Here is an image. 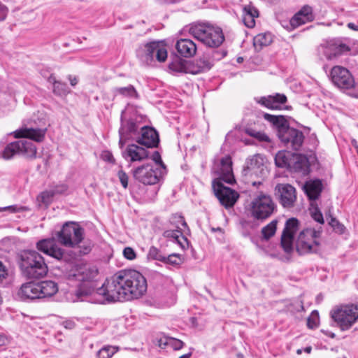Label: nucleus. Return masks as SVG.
Returning <instances> with one entry per match:
<instances>
[{"mask_svg":"<svg viewBox=\"0 0 358 358\" xmlns=\"http://www.w3.org/2000/svg\"><path fill=\"white\" fill-rule=\"evenodd\" d=\"M147 287V281L140 272L125 269L106 280L105 291L112 303L138 299L146 292Z\"/></svg>","mask_w":358,"mask_h":358,"instance_id":"1","label":"nucleus"},{"mask_svg":"<svg viewBox=\"0 0 358 358\" xmlns=\"http://www.w3.org/2000/svg\"><path fill=\"white\" fill-rule=\"evenodd\" d=\"M47 131V129L22 127L15 131L13 134L16 138L20 140L10 143L4 148L2 157L5 159H10L15 155H22L27 158L34 159L36 155V148L34 144L27 140L36 142H42Z\"/></svg>","mask_w":358,"mask_h":358,"instance_id":"2","label":"nucleus"},{"mask_svg":"<svg viewBox=\"0 0 358 358\" xmlns=\"http://www.w3.org/2000/svg\"><path fill=\"white\" fill-rule=\"evenodd\" d=\"M19 267L22 275L28 279L43 278L48 271L43 257L34 250H24L21 252Z\"/></svg>","mask_w":358,"mask_h":358,"instance_id":"3","label":"nucleus"},{"mask_svg":"<svg viewBox=\"0 0 358 358\" xmlns=\"http://www.w3.org/2000/svg\"><path fill=\"white\" fill-rule=\"evenodd\" d=\"M56 237L62 245L71 248L80 247L81 254L86 255L91 251L90 243H84L82 247L80 246L84 240L85 229L77 222H65L61 230L57 232Z\"/></svg>","mask_w":358,"mask_h":358,"instance_id":"4","label":"nucleus"},{"mask_svg":"<svg viewBox=\"0 0 358 358\" xmlns=\"http://www.w3.org/2000/svg\"><path fill=\"white\" fill-rule=\"evenodd\" d=\"M189 33L196 39L210 48H217L224 41L222 29L206 23L192 24Z\"/></svg>","mask_w":358,"mask_h":358,"instance_id":"5","label":"nucleus"},{"mask_svg":"<svg viewBox=\"0 0 358 358\" xmlns=\"http://www.w3.org/2000/svg\"><path fill=\"white\" fill-rule=\"evenodd\" d=\"M276 205L271 196L260 193L255 196L245 207L247 215L254 220L264 221L271 217Z\"/></svg>","mask_w":358,"mask_h":358,"instance_id":"6","label":"nucleus"},{"mask_svg":"<svg viewBox=\"0 0 358 358\" xmlns=\"http://www.w3.org/2000/svg\"><path fill=\"white\" fill-rule=\"evenodd\" d=\"M330 315L341 331L348 330L358 320V304L336 306L331 310Z\"/></svg>","mask_w":358,"mask_h":358,"instance_id":"7","label":"nucleus"},{"mask_svg":"<svg viewBox=\"0 0 358 358\" xmlns=\"http://www.w3.org/2000/svg\"><path fill=\"white\" fill-rule=\"evenodd\" d=\"M134 178L145 185L158 183L166 173V168L155 167L151 164L139 166L131 171Z\"/></svg>","mask_w":358,"mask_h":358,"instance_id":"8","label":"nucleus"},{"mask_svg":"<svg viewBox=\"0 0 358 358\" xmlns=\"http://www.w3.org/2000/svg\"><path fill=\"white\" fill-rule=\"evenodd\" d=\"M322 229L306 228L302 230L296 242V249L301 255L317 252L320 243L317 240L321 235Z\"/></svg>","mask_w":358,"mask_h":358,"instance_id":"9","label":"nucleus"},{"mask_svg":"<svg viewBox=\"0 0 358 358\" xmlns=\"http://www.w3.org/2000/svg\"><path fill=\"white\" fill-rule=\"evenodd\" d=\"M106 280L101 287L94 289V282H81L76 291V295L81 301L87 300L94 303H111L110 300L107 299L108 294L105 289Z\"/></svg>","mask_w":358,"mask_h":358,"instance_id":"10","label":"nucleus"},{"mask_svg":"<svg viewBox=\"0 0 358 358\" xmlns=\"http://www.w3.org/2000/svg\"><path fill=\"white\" fill-rule=\"evenodd\" d=\"M138 57L144 62L149 64L155 58L162 62L167 58L166 48L159 42H150L145 44L137 50Z\"/></svg>","mask_w":358,"mask_h":358,"instance_id":"11","label":"nucleus"},{"mask_svg":"<svg viewBox=\"0 0 358 358\" xmlns=\"http://www.w3.org/2000/svg\"><path fill=\"white\" fill-rule=\"evenodd\" d=\"M331 80L338 88L348 92L350 95L355 87V79L351 73L346 69L341 66H336L331 71Z\"/></svg>","mask_w":358,"mask_h":358,"instance_id":"12","label":"nucleus"},{"mask_svg":"<svg viewBox=\"0 0 358 358\" xmlns=\"http://www.w3.org/2000/svg\"><path fill=\"white\" fill-rule=\"evenodd\" d=\"M36 248L38 251L59 261H68L67 252L59 246L55 238H50L38 241L36 243Z\"/></svg>","mask_w":358,"mask_h":358,"instance_id":"13","label":"nucleus"},{"mask_svg":"<svg viewBox=\"0 0 358 358\" xmlns=\"http://www.w3.org/2000/svg\"><path fill=\"white\" fill-rule=\"evenodd\" d=\"M212 186L215 196L222 206L230 208L234 205L238 198L236 191L225 187L220 180H213Z\"/></svg>","mask_w":358,"mask_h":358,"instance_id":"14","label":"nucleus"},{"mask_svg":"<svg viewBox=\"0 0 358 358\" xmlns=\"http://www.w3.org/2000/svg\"><path fill=\"white\" fill-rule=\"evenodd\" d=\"M278 138L285 146L290 147L295 150L300 149L304 140L302 131L289 126L280 132Z\"/></svg>","mask_w":358,"mask_h":358,"instance_id":"15","label":"nucleus"},{"mask_svg":"<svg viewBox=\"0 0 358 358\" xmlns=\"http://www.w3.org/2000/svg\"><path fill=\"white\" fill-rule=\"evenodd\" d=\"M299 229V221L292 217L286 221L285 228L281 236V246L284 251L290 253L293 250L294 235Z\"/></svg>","mask_w":358,"mask_h":358,"instance_id":"16","label":"nucleus"},{"mask_svg":"<svg viewBox=\"0 0 358 358\" xmlns=\"http://www.w3.org/2000/svg\"><path fill=\"white\" fill-rule=\"evenodd\" d=\"M213 170L218 176L215 180L229 184H232L235 181L232 171V161L229 156L222 158L220 163L213 166Z\"/></svg>","mask_w":358,"mask_h":358,"instance_id":"17","label":"nucleus"},{"mask_svg":"<svg viewBox=\"0 0 358 358\" xmlns=\"http://www.w3.org/2000/svg\"><path fill=\"white\" fill-rule=\"evenodd\" d=\"M119 129L120 141L119 145L122 148L129 139H135L138 137L139 132V124L132 119L123 120Z\"/></svg>","mask_w":358,"mask_h":358,"instance_id":"18","label":"nucleus"},{"mask_svg":"<svg viewBox=\"0 0 358 358\" xmlns=\"http://www.w3.org/2000/svg\"><path fill=\"white\" fill-rule=\"evenodd\" d=\"M280 203L284 208H292L296 201V189L289 184H278L275 187Z\"/></svg>","mask_w":358,"mask_h":358,"instance_id":"19","label":"nucleus"},{"mask_svg":"<svg viewBox=\"0 0 358 358\" xmlns=\"http://www.w3.org/2000/svg\"><path fill=\"white\" fill-rule=\"evenodd\" d=\"M244 171L246 174L255 175L262 178L266 177L268 173L264 165V158L259 154L255 155L248 159L247 166Z\"/></svg>","mask_w":358,"mask_h":358,"instance_id":"20","label":"nucleus"},{"mask_svg":"<svg viewBox=\"0 0 358 358\" xmlns=\"http://www.w3.org/2000/svg\"><path fill=\"white\" fill-rule=\"evenodd\" d=\"M141 133L136 138V142L147 148L157 147L159 138L157 131L152 127L144 126L141 127Z\"/></svg>","mask_w":358,"mask_h":358,"instance_id":"21","label":"nucleus"},{"mask_svg":"<svg viewBox=\"0 0 358 358\" xmlns=\"http://www.w3.org/2000/svg\"><path fill=\"white\" fill-rule=\"evenodd\" d=\"M261 106L271 110H281L287 102V97L283 94L276 93L273 95L261 96L255 99Z\"/></svg>","mask_w":358,"mask_h":358,"instance_id":"22","label":"nucleus"},{"mask_svg":"<svg viewBox=\"0 0 358 358\" xmlns=\"http://www.w3.org/2000/svg\"><path fill=\"white\" fill-rule=\"evenodd\" d=\"M171 224L173 225L174 229L164 231L163 236L165 238H172L178 243H180V238H185L182 233L181 227H187L184 217L181 215L173 216L171 220Z\"/></svg>","mask_w":358,"mask_h":358,"instance_id":"23","label":"nucleus"},{"mask_svg":"<svg viewBox=\"0 0 358 358\" xmlns=\"http://www.w3.org/2000/svg\"><path fill=\"white\" fill-rule=\"evenodd\" d=\"M122 157L130 163L142 162L148 157V152L145 148L136 144L129 145L122 152Z\"/></svg>","mask_w":358,"mask_h":358,"instance_id":"24","label":"nucleus"},{"mask_svg":"<svg viewBox=\"0 0 358 358\" xmlns=\"http://www.w3.org/2000/svg\"><path fill=\"white\" fill-rule=\"evenodd\" d=\"M97 274L98 270L95 267L84 265L72 271L69 277L81 282H93Z\"/></svg>","mask_w":358,"mask_h":358,"instance_id":"25","label":"nucleus"},{"mask_svg":"<svg viewBox=\"0 0 358 358\" xmlns=\"http://www.w3.org/2000/svg\"><path fill=\"white\" fill-rule=\"evenodd\" d=\"M322 51L327 59L331 60L345 52L350 50L348 46L344 43H339L336 41H330L322 47Z\"/></svg>","mask_w":358,"mask_h":358,"instance_id":"26","label":"nucleus"},{"mask_svg":"<svg viewBox=\"0 0 358 358\" xmlns=\"http://www.w3.org/2000/svg\"><path fill=\"white\" fill-rule=\"evenodd\" d=\"M314 18L313 8L309 6H304L291 18L290 24L293 27H297L313 21Z\"/></svg>","mask_w":358,"mask_h":358,"instance_id":"27","label":"nucleus"},{"mask_svg":"<svg viewBox=\"0 0 358 358\" xmlns=\"http://www.w3.org/2000/svg\"><path fill=\"white\" fill-rule=\"evenodd\" d=\"M17 296L22 300L39 299L38 282H29L21 285Z\"/></svg>","mask_w":358,"mask_h":358,"instance_id":"28","label":"nucleus"},{"mask_svg":"<svg viewBox=\"0 0 358 358\" xmlns=\"http://www.w3.org/2000/svg\"><path fill=\"white\" fill-rule=\"evenodd\" d=\"M176 48L178 52L184 57H191L196 52V45L190 39L181 38L176 42Z\"/></svg>","mask_w":358,"mask_h":358,"instance_id":"29","label":"nucleus"},{"mask_svg":"<svg viewBox=\"0 0 358 358\" xmlns=\"http://www.w3.org/2000/svg\"><path fill=\"white\" fill-rule=\"evenodd\" d=\"M308 169L309 162L308 158L303 155L293 153L292 160L288 170L306 174L308 173Z\"/></svg>","mask_w":358,"mask_h":358,"instance_id":"30","label":"nucleus"},{"mask_svg":"<svg viewBox=\"0 0 358 358\" xmlns=\"http://www.w3.org/2000/svg\"><path fill=\"white\" fill-rule=\"evenodd\" d=\"M39 299L49 298L58 292V286L52 280L38 282Z\"/></svg>","mask_w":358,"mask_h":358,"instance_id":"31","label":"nucleus"},{"mask_svg":"<svg viewBox=\"0 0 358 358\" xmlns=\"http://www.w3.org/2000/svg\"><path fill=\"white\" fill-rule=\"evenodd\" d=\"M304 190L310 200L318 199L322 189V184L320 180H310L304 185Z\"/></svg>","mask_w":358,"mask_h":358,"instance_id":"32","label":"nucleus"},{"mask_svg":"<svg viewBox=\"0 0 358 358\" xmlns=\"http://www.w3.org/2000/svg\"><path fill=\"white\" fill-rule=\"evenodd\" d=\"M263 116L277 129L278 136L282 130L284 131L289 126L287 121L282 115H274L264 113Z\"/></svg>","mask_w":358,"mask_h":358,"instance_id":"33","label":"nucleus"},{"mask_svg":"<svg viewBox=\"0 0 358 358\" xmlns=\"http://www.w3.org/2000/svg\"><path fill=\"white\" fill-rule=\"evenodd\" d=\"M258 16L259 12L254 6L248 5L244 7L243 21L247 27H254L255 26V18Z\"/></svg>","mask_w":358,"mask_h":358,"instance_id":"34","label":"nucleus"},{"mask_svg":"<svg viewBox=\"0 0 358 358\" xmlns=\"http://www.w3.org/2000/svg\"><path fill=\"white\" fill-rule=\"evenodd\" d=\"M293 152L287 150H280L275 156V164L279 168L288 170L292 160Z\"/></svg>","mask_w":358,"mask_h":358,"instance_id":"35","label":"nucleus"},{"mask_svg":"<svg viewBox=\"0 0 358 358\" xmlns=\"http://www.w3.org/2000/svg\"><path fill=\"white\" fill-rule=\"evenodd\" d=\"M49 82L53 84V93L57 96H65L69 93L70 90L66 83L56 80L55 78L50 76Z\"/></svg>","mask_w":358,"mask_h":358,"instance_id":"36","label":"nucleus"},{"mask_svg":"<svg viewBox=\"0 0 358 358\" xmlns=\"http://www.w3.org/2000/svg\"><path fill=\"white\" fill-rule=\"evenodd\" d=\"M273 41V35L269 33H261L255 36L253 39L254 45L257 48L268 45Z\"/></svg>","mask_w":358,"mask_h":358,"instance_id":"37","label":"nucleus"},{"mask_svg":"<svg viewBox=\"0 0 358 358\" xmlns=\"http://www.w3.org/2000/svg\"><path fill=\"white\" fill-rule=\"evenodd\" d=\"M113 92L115 96L121 95L122 96L130 98L137 96L136 90H135L134 87L131 85H129L127 87H115L113 90Z\"/></svg>","mask_w":358,"mask_h":358,"instance_id":"38","label":"nucleus"},{"mask_svg":"<svg viewBox=\"0 0 358 358\" xmlns=\"http://www.w3.org/2000/svg\"><path fill=\"white\" fill-rule=\"evenodd\" d=\"M118 347L106 345L101 348L96 353L97 358H110L117 350Z\"/></svg>","mask_w":358,"mask_h":358,"instance_id":"39","label":"nucleus"},{"mask_svg":"<svg viewBox=\"0 0 358 358\" xmlns=\"http://www.w3.org/2000/svg\"><path fill=\"white\" fill-rule=\"evenodd\" d=\"M277 221L273 220L262 229V237L265 240H268L272 237L276 231Z\"/></svg>","mask_w":358,"mask_h":358,"instance_id":"40","label":"nucleus"},{"mask_svg":"<svg viewBox=\"0 0 358 358\" xmlns=\"http://www.w3.org/2000/svg\"><path fill=\"white\" fill-rule=\"evenodd\" d=\"M55 194L52 192V189L43 191L41 192L37 197L38 201L45 204L49 205L52 201L53 197L55 196Z\"/></svg>","mask_w":358,"mask_h":358,"instance_id":"41","label":"nucleus"},{"mask_svg":"<svg viewBox=\"0 0 358 358\" xmlns=\"http://www.w3.org/2000/svg\"><path fill=\"white\" fill-rule=\"evenodd\" d=\"M245 133L248 135H249L252 137H254L260 141H265V142L269 141L268 137L264 132L257 131L253 129L252 128H247L245 129Z\"/></svg>","mask_w":358,"mask_h":358,"instance_id":"42","label":"nucleus"},{"mask_svg":"<svg viewBox=\"0 0 358 358\" xmlns=\"http://www.w3.org/2000/svg\"><path fill=\"white\" fill-rule=\"evenodd\" d=\"M148 257L150 259L158 260L162 262L163 261H165V255H164L159 249L154 246H152L150 248Z\"/></svg>","mask_w":358,"mask_h":358,"instance_id":"43","label":"nucleus"},{"mask_svg":"<svg viewBox=\"0 0 358 358\" xmlns=\"http://www.w3.org/2000/svg\"><path fill=\"white\" fill-rule=\"evenodd\" d=\"M169 68L171 70L176 72L185 71V66L184 61L180 58H176L175 61H173L169 64Z\"/></svg>","mask_w":358,"mask_h":358,"instance_id":"44","label":"nucleus"},{"mask_svg":"<svg viewBox=\"0 0 358 358\" xmlns=\"http://www.w3.org/2000/svg\"><path fill=\"white\" fill-rule=\"evenodd\" d=\"M197 65L199 69L196 71L194 73L209 70L213 66V64L211 61L206 58H202L197 61Z\"/></svg>","mask_w":358,"mask_h":358,"instance_id":"45","label":"nucleus"},{"mask_svg":"<svg viewBox=\"0 0 358 358\" xmlns=\"http://www.w3.org/2000/svg\"><path fill=\"white\" fill-rule=\"evenodd\" d=\"M165 344L171 347L174 350L182 349L185 345L182 341L175 338H167Z\"/></svg>","mask_w":358,"mask_h":358,"instance_id":"46","label":"nucleus"},{"mask_svg":"<svg viewBox=\"0 0 358 358\" xmlns=\"http://www.w3.org/2000/svg\"><path fill=\"white\" fill-rule=\"evenodd\" d=\"M27 210V208L25 206H20L17 205H12L8 206L5 207H0V213L6 211L9 213H16L20 212H24Z\"/></svg>","mask_w":358,"mask_h":358,"instance_id":"47","label":"nucleus"},{"mask_svg":"<svg viewBox=\"0 0 358 358\" xmlns=\"http://www.w3.org/2000/svg\"><path fill=\"white\" fill-rule=\"evenodd\" d=\"M117 177L120 181L122 186L127 189L128 187L129 176L128 175L121 169L117 172Z\"/></svg>","mask_w":358,"mask_h":358,"instance_id":"48","label":"nucleus"},{"mask_svg":"<svg viewBox=\"0 0 358 358\" xmlns=\"http://www.w3.org/2000/svg\"><path fill=\"white\" fill-rule=\"evenodd\" d=\"M180 259L178 255L171 254L168 256L165 255V261H163L164 263H167L171 265H178L180 264Z\"/></svg>","mask_w":358,"mask_h":358,"instance_id":"49","label":"nucleus"},{"mask_svg":"<svg viewBox=\"0 0 358 358\" xmlns=\"http://www.w3.org/2000/svg\"><path fill=\"white\" fill-rule=\"evenodd\" d=\"M311 217L313 218L314 220H315L320 224H324V222L323 215L320 210V209L317 207L311 210Z\"/></svg>","mask_w":358,"mask_h":358,"instance_id":"50","label":"nucleus"},{"mask_svg":"<svg viewBox=\"0 0 358 358\" xmlns=\"http://www.w3.org/2000/svg\"><path fill=\"white\" fill-rule=\"evenodd\" d=\"M329 224L340 234H343L345 231V227L344 225L341 224L336 218H331Z\"/></svg>","mask_w":358,"mask_h":358,"instance_id":"51","label":"nucleus"},{"mask_svg":"<svg viewBox=\"0 0 358 358\" xmlns=\"http://www.w3.org/2000/svg\"><path fill=\"white\" fill-rule=\"evenodd\" d=\"M68 189V186L66 184L56 185L52 188L55 195L62 194L66 192Z\"/></svg>","mask_w":358,"mask_h":358,"instance_id":"52","label":"nucleus"},{"mask_svg":"<svg viewBox=\"0 0 358 358\" xmlns=\"http://www.w3.org/2000/svg\"><path fill=\"white\" fill-rule=\"evenodd\" d=\"M123 255L126 259L129 260H133L136 257L135 251L130 247H127L124 249Z\"/></svg>","mask_w":358,"mask_h":358,"instance_id":"53","label":"nucleus"},{"mask_svg":"<svg viewBox=\"0 0 358 358\" xmlns=\"http://www.w3.org/2000/svg\"><path fill=\"white\" fill-rule=\"evenodd\" d=\"M101 157L105 162H108L112 163V164L115 163V159L113 157V155L108 150L103 151L101 155Z\"/></svg>","mask_w":358,"mask_h":358,"instance_id":"54","label":"nucleus"},{"mask_svg":"<svg viewBox=\"0 0 358 358\" xmlns=\"http://www.w3.org/2000/svg\"><path fill=\"white\" fill-rule=\"evenodd\" d=\"M152 158V160L155 161V162L157 164L160 166L159 168L166 167L165 164L163 163V162L162 160V158H161V156H160L159 153L157 151H155L153 153Z\"/></svg>","mask_w":358,"mask_h":358,"instance_id":"55","label":"nucleus"},{"mask_svg":"<svg viewBox=\"0 0 358 358\" xmlns=\"http://www.w3.org/2000/svg\"><path fill=\"white\" fill-rule=\"evenodd\" d=\"M10 342V338L4 334H0V347L6 346Z\"/></svg>","mask_w":358,"mask_h":358,"instance_id":"56","label":"nucleus"},{"mask_svg":"<svg viewBox=\"0 0 358 358\" xmlns=\"http://www.w3.org/2000/svg\"><path fill=\"white\" fill-rule=\"evenodd\" d=\"M7 271L2 264V262L0 261V281L3 280L6 278L7 275Z\"/></svg>","mask_w":358,"mask_h":358,"instance_id":"57","label":"nucleus"},{"mask_svg":"<svg viewBox=\"0 0 358 358\" xmlns=\"http://www.w3.org/2000/svg\"><path fill=\"white\" fill-rule=\"evenodd\" d=\"M350 96L355 98H358V84L355 83V87H353L352 91L350 92Z\"/></svg>","mask_w":358,"mask_h":358,"instance_id":"58","label":"nucleus"},{"mask_svg":"<svg viewBox=\"0 0 358 358\" xmlns=\"http://www.w3.org/2000/svg\"><path fill=\"white\" fill-rule=\"evenodd\" d=\"M307 325L309 328L313 329L317 327V322L309 317V318H308V320H307Z\"/></svg>","mask_w":358,"mask_h":358,"instance_id":"59","label":"nucleus"},{"mask_svg":"<svg viewBox=\"0 0 358 358\" xmlns=\"http://www.w3.org/2000/svg\"><path fill=\"white\" fill-rule=\"evenodd\" d=\"M64 327L67 329H73L75 327V323L73 321L68 320L64 322Z\"/></svg>","mask_w":358,"mask_h":358,"instance_id":"60","label":"nucleus"},{"mask_svg":"<svg viewBox=\"0 0 358 358\" xmlns=\"http://www.w3.org/2000/svg\"><path fill=\"white\" fill-rule=\"evenodd\" d=\"M69 80L70 81V83L72 86H75L78 83V78L75 76H69Z\"/></svg>","mask_w":358,"mask_h":358,"instance_id":"61","label":"nucleus"},{"mask_svg":"<svg viewBox=\"0 0 358 358\" xmlns=\"http://www.w3.org/2000/svg\"><path fill=\"white\" fill-rule=\"evenodd\" d=\"M348 27L352 30H354V31H358V25L355 24V23H352V22H349L348 24H347Z\"/></svg>","mask_w":358,"mask_h":358,"instance_id":"62","label":"nucleus"},{"mask_svg":"<svg viewBox=\"0 0 358 358\" xmlns=\"http://www.w3.org/2000/svg\"><path fill=\"white\" fill-rule=\"evenodd\" d=\"M224 56V55H220L219 52H215L214 55H213V58L215 59H220L222 57H223Z\"/></svg>","mask_w":358,"mask_h":358,"instance_id":"63","label":"nucleus"},{"mask_svg":"<svg viewBox=\"0 0 358 358\" xmlns=\"http://www.w3.org/2000/svg\"><path fill=\"white\" fill-rule=\"evenodd\" d=\"M192 352H188L187 354H185V355L180 356L179 358H190L192 357Z\"/></svg>","mask_w":358,"mask_h":358,"instance_id":"64","label":"nucleus"}]
</instances>
